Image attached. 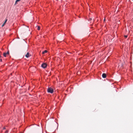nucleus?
Listing matches in <instances>:
<instances>
[{"label":"nucleus","mask_w":133,"mask_h":133,"mask_svg":"<svg viewBox=\"0 0 133 133\" xmlns=\"http://www.w3.org/2000/svg\"><path fill=\"white\" fill-rule=\"evenodd\" d=\"M48 92L52 94L54 92V90L52 88L50 87H48L47 89Z\"/></svg>","instance_id":"1"},{"label":"nucleus","mask_w":133,"mask_h":133,"mask_svg":"<svg viewBox=\"0 0 133 133\" xmlns=\"http://www.w3.org/2000/svg\"><path fill=\"white\" fill-rule=\"evenodd\" d=\"M47 66V64L45 63H43L41 65V67L43 69L46 68Z\"/></svg>","instance_id":"2"},{"label":"nucleus","mask_w":133,"mask_h":133,"mask_svg":"<svg viewBox=\"0 0 133 133\" xmlns=\"http://www.w3.org/2000/svg\"><path fill=\"white\" fill-rule=\"evenodd\" d=\"M102 77L103 78H105L106 77V75L105 73H103L102 75Z\"/></svg>","instance_id":"3"},{"label":"nucleus","mask_w":133,"mask_h":133,"mask_svg":"<svg viewBox=\"0 0 133 133\" xmlns=\"http://www.w3.org/2000/svg\"><path fill=\"white\" fill-rule=\"evenodd\" d=\"M25 57L27 58H28L30 57V54L29 52H28L26 53V54L25 55Z\"/></svg>","instance_id":"4"},{"label":"nucleus","mask_w":133,"mask_h":133,"mask_svg":"<svg viewBox=\"0 0 133 133\" xmlns=\"http://www.w3.org/2000/svg\"><path fill=\"white\" fill-rule=\"evenodd\" d=\"M8 20V19H6L4 22V23H3V24L2 25V27H3L4 25L6 23V22H7V21Z\"/></svg>","instance_id":"5"},{"label":"nucleus","mask_w":133,"mask_h":133,"mask_svg":"<svg viewBox=\"0 0 133 133\" xmlns=\"http://www.w3.org/2000/svg\"><path fill=\"white\" fill-rule=\"evenodd\" d=\"M48 52V51L47 50H44V51H43V52H42V54H44L45 53H46Z\"/></svg>","instance_id":"6"},{"label":"nucleus","mask_w":133,"mask_h":133,"mask_svg":"<svg viewBox=\"0 0 133 133\" xmlns=\"http://www.w3.org/2000/svg\"><path fill=\"white\" fill-rule=\"evenodd\" d=\"M3 55L4 57H6V55L5 54V52H4L3 54Z\"/></svg>","instance_id":"7"},{"label":"nucleus","mask_w":133,"mask_h":133,"mask_svg":"<svg viewBox=\"0 0 133 133\" xmlns=\"http://www.w3.org/2000/svg\"><path fill=\"white\" fill-rule=\"evenodd\" d=\"M6 55H8L9 54V51H8L6 52H5Z\"/></svg>","instance_id":"8"},{"label":"nucleus","mask_w":133,"mask_h":133,"mask_svg":"<svg viewBox=\"0 0 133 133\" xmlns=\"http://www.w3.org/2000/svg\"><path fill=\"white\" fill-rule=\"evenodd\" d=\"M40 27L39 26H38V27H37V29H38V30H40Z\"/></svg>","instance_id":"9"},{"label":"nucleus","mask_w":133,"mask_h":133,"mask_svg":"<svg viewBox=\"0 0 133 133\" xmlns=\"http://www.w3.org/2000/svg\"><path fill=\"white\" fill-rule=\"evenodd\" d=\"M124 38H127V37H128V36L127 35H125L124 36Z\"/></svg>","instance_id":"10"},{"label":"nucleus","mask_w":133,"mask_h":133,"mask_svg":"<svg viewBox=\"0 0 133 133\" xmlns=\"http://www.w3.org/2000/svg\"><path fill=\"white\" fill-rule=\"evenodd\" d=\"M8 131L7 130H6L5 131V133H8Z\"/></svg>","instance_id":"11"},{"label":"nucleus","mask_w":133,"mask_h":133,"mask_svg":"<svg viewBox=\"0 0 133 133\" xmlns=\"http://www.w3.org/2000/svg\"><path fill=\"white\" fill-rule=\"evenodd\" d=\"M18 2H16V1H15V5H16L17 3Z\"/></svg>","instance_id":"12"},{"label":"nucleus","mask_w":133,"mask_h":133,"mask_svg":"<svg viewBox=\"0 0 133 133\" xmlns=\"http://www.w3.org/2000/svg\"><path fill=\"white\" fill-rule=\"evenodd\" d=\"M21 0H16V2H19V1H20Z\"/></svg>","instance_id":"13"},{"label":"nucleus","mask_w":133,"mask_h":133,"mask_svg":"<svg viewBox=\"0 0 133 133\" xmlns=\"http://www.w3.org/2000/svg\"><path fill=\"white\" fill-rule=\"evenodd\" d=\"M6 129V128L5 127H4L3 128V129L5 130Z\"/></svg>","instance_id":"14"},{"label":"nucleus","mask_w":133,"mask_h":133,"mask_svg":"<svg viewBox=\"0 0 133 133\" xmlns=\"http://www.w3.org/2000/svg\"><path fill=\"white\" fill-rule=\"evenodd\" d=\"M0 61L1 62H2V60L1 59H0Z\"/></svg>","instance_id":"15"},{"label":"nucleus","mask_w":133,"mask_h":133,"mask_svg":"<svg viewBox=\"0 0 133 133\" xmlns=\"http://www.w3.org/2000/svg\"><path fill=\"white\" fill-rule=\"evenodd\" d=\"M57 123V124H58L57 127V128H58V123Z\"/></svg>","instance_id":"16"},{"label":"nucleus","mask_w":133,"mask_h":133,"mask_svg":"<svg viewBox=\"0 0 133 133\" xmlns=\"http://www.w3.org/2000/svg\"><path fill=\"white\" fill-rule=\"evenodd\" d=\"M105 19H104V21H105Z\"/></svg>","instance_id":"17"},{"label":"nucleus","mask_w":133,"mask_h":133,"mask_svg":"<svg viewBox=\"0 0 133 133\" xmlns=\"http://www.w3.org/2000/svg\"><path fill=\"white\" fill-rule=\"evenodd\" d=\"M26 27H27L28 28V26H26Z\"/></svg>","instance_id":"18"},{"label":"nucleus","mask_w":133,"mask_h":133,"mask_svg":"<svg viewBox=\"0 0 133 133\" xmlns=\"http://www.w3.org/2000/svg\"><path fill=\"white\" fill-rule=\"evenodd\" d=\"M54 133V132H53V133Z\"/></svg>","instance_id":"19"},{"label":"nucleus","mask_w":133,"mask_h":133,"mask_svg":"<svg viewBox=\"0 0 133 133\" xmlns=\"http://www.w3.org/2000/svg\"><path fill=\"white\" fill-rule=\"evenodd\" d=\"M132 1H133V0H132Z\"/></svg>","instance_id":"20"}]
</instances>
